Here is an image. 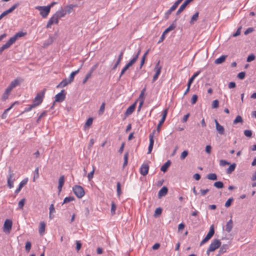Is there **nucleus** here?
Listing matches in <instances>:
<instances>
[{
  "label": "nucleus",
  "mask_w": 256,
  "mask_h": 256,
  "mask_svg": "<svg viewBox=\"0 0 256 256\" xmlns=\"http://www.w3.org/2000/svg\"><path fill=\"white\" fill-rule=\"evenodd\" d=\"M52 20V21L54 22V24H57L58 22L59 18L58 16H56L55 14L50 18Z\"/></svg>",
  "instance_id": "338daca9"
},
{
  "label": "nucleus",
  "mask_w": 256,
  "mask_h": 256,
  "mask_svg": "<svg viewBox=\"0 0 256 256\" xmlns=\"http://www.w3.org/2000/svg\"><path fill=\"white\" fill-rule=\"evenodd\" d=\"M236 167V164L234 163L230 166L227 168L226 172L227 174H230L234 170Z\"/></svg>",
  "instance_id": "c756f323"
},
{
  "label": "nucleus",
  "mask_w": 256,
  "mask_h": 256,
  "mask_svg": "<svg viewBox=\"0 0 256 256\" xmlns=\"http://www.w3.org/2000/svg\"><path fill=\"white\" fill-rule=\"evenodd\" d=\"M25 198L22 199L18 202V208L20 209H22L25 202Z\"/></svg>",
  "instance_id": "13d9d810"
},
{
  "label": "nucleus",
  "mask_w": 256,
  "mask_h": 256,
  "mask_svg": "<svg viewBox=\"0 0 256 256\" xmlns=\"http://www.w3.org/2000/svg\"><path fill=\"white\" fill-rule=\"evenodd\" d=\"M54 40H55L54 37L52 36H50L49 38L47 40L46 42L44 44V47H46L48 45L52 44L54 42Z\"/></svg>",
  "instance_id": "2f4dec72"
},
{
  "label": "nucleus",
  "mask_w": 256,
  "mask_h": 256,
  "mask_svg": "<svg viewBox=\"0 0 256 256\" xmlns=\"http://www.w3.org/2000/svg\"><path fill=\"white\" fill-rule=\"evenodd\" d=\"M22 82V80H20L18 78H16L12 81L10 85V87H12L14 88L17 86L19 85Z\"/></svg>",
  "instance_id": "a878e982"
},
{
  "label": "nucleus",
  "mask_w": 256,
  "mask_h": 256,
  "mask_svg": "<svg viewBox=\"0 0 256 256\" xmlns=\"http://www.w3.org/2000/svg\"><path fill=\"white\" fill-rule=\"evenodd\" d=\"M26 34V33H24L22 32H19L16 34L12 37H11L10 39L12 42V43L14 44L18 38L24 36Z\"/></svg>",
  "instance_id": "4468645a"
},
{
  "label": "nucleus",
  "mask_w": 256,
  "mask_h": 256,
  "mask_svg": "<svg viewBox=\"0 0 256 256\" xmlns=\"http://www.w3.org/2000/svg\"><path fill=\"white\" fill-rule=\"evenodd\" d=\"M128 152H127L124 155V162L123 164V168H124L127 164L128 162Z\"/></svg>",
  "instance_id": "4c0bfd02"
},
{
  "label": "nucleus",
  "mask_w": 256,
  "mask_h": 256,
  "mask_svg": "<svg viewBox=\"0 0 256 256\" xmlns=\"http://www.w3.org/2000/svg\"><path fill=\"white\" fill-rule=\"evenodd\" d=\"M10 94V93L5 90L2 96V100L4 101L6 100L8 98V96H9Z\"/></svg>",
  "instance_id": "e2e57ef3"
},
{
  "label": "nucleus",
  "mask_w": 256,
  "mask_h": 256,
  "mask_svg": "<svg viewBox=\"0 0 256 256\" xmlns=\"http://www.w3.org/2000/svg\"><path fill=\"white\" fill-rule=\"evenodd\" d=\"M149 166L148 164H143L140 168V173L142 175L146 176L148 172Z\"/></svg>",
  "instance_id": "f8f14e48"
},
{
  "label": "nucleus",
  "mask_w": 256,
  "mask_h": 256,
  "mask_svg": "<svg viewBox=\"0 0 256 256\" xmlns=\"http://www.w3.org/2000/svg\"><path fill=\"white\" fill-rule=\"evenodd\" d=\"M116 191L117 194L118 196H120L122 194L121 188H120V182H118L116 184Z\"/></svg>",
  "instance_id": "37998d69"
},
{
  "label": "nucleus",
  "mask_w": 256,
  "mask_h": 256,
  "mask_svg": "<svg viewBox=\"0 0 256 256\" xmlns=\"http://www.w3.org/2000/svg\"><path fill=\"white\" fill-rule=\"evenodd\" d=\"M36 9L40 12V16L44 18H46L50 12V7L48 6H37Z\"/></svg>",
  "instance_id": "7ed1b4c3"
},
{
  "label": "nucleus",
  "mask_w": 256,
  "mask_h": 256,
  "mask_svg": "<svg viewBox=\"0 0 256 256\" xmlns=\"http://www.w3.org/2000/svg\"><path fill=\"white\" fill-rule=\"evenodd\" d=\"M46 90V89H44L42 91L38 92L36 94L32 102V104H34V106H37L42 102L43 98H44Z\"/></svg>",
  "instance_id": "f257e3e1"
},
{
  "label": "nucleus",
  "mask_w": 256,
  "mask_h": 256,
  "mask_svg": "<svg viewBox=\"0 0 256 256\" xmlns=\"http://www.w3.org/2000/svg\"><path fill=\"white\" fill-rule=\"evenodd\" d=\"M214 186L218 188H222L224 187V184L220 181L216 182L214 184Z\"/></svg>",
  "instance_id": "c9c22d12"
},
{
  "label": "nucleus",
  "mask_w": 256,
  "mask_h": 256,
  "mask_svg": "<svg viewBox=\"0 0 256 256\" xmlns=\"http://www.w3.org/2000/svg\"><path fill=\"white\" fill-rule=\"evenodd\" d=\"M39 177V174H38V168L37 167L35 170H34V181L35 180V179L36 178H38Z\"/></svg>",
  "instance_id": "6e6d98bb"
},
{
  "label": "nucleus",
  "mask_w": 256,
  "mask_h": 256,
  "mask_svg": "<svg viewBox=\"0 0 256 256\" xmlns=\"http://www.w3.org/2000/svg\"><path fill=\"white\" fill-rule=\"evenodd\" d=\"M188 152L187 150H184L181 154L180 156V158L182 160H184L188 155Z\"/></svg>",
  "instance_id": "09e8293b"
},
{
  "label": "nucleus",
  "mask_w": 256,
  "mask_h": 256,
  "mask_svg": "<svg viewBox=\"0 0 256 256\" xmlns=\"http://www.w3.org/2000/svg\"><path fill=\"white\" fill-rule=\"evenodd\" d=\"M156 70V73L153 76L152 82H155L158 79V78L161 72V70H160V68H158V70Z\"/></svg>",
  "instance_id": "e433bc0d"
},
{
  "label": "nucleus",
  "mask_w": 256,
  "mask_h": 256,
  "mask_svg": "<svg viewBox=\"0 0 256 256\" xmlns=\"http://www.w3.org/2000/svg\"><path fill=\"white\" fill-rule=\"evenodd\" d=\"M234 200L232 198H228L224 204L225 207H226V208L230 207L231 206Z\"/></svg>",
  "instance_id": "58836bf2"
},
{
  "label": "nucleus",
  "mask_w": 256,
  "mask_h": 256,
  "mask_svg": "<svg viewBox=\"0 0 256 256\" xmlns=\"http://www.w3.org/2000/svg\"><path fill=\"white\" fill-rule=\"evenodd\" d=\"M12 44V42L10 40V39H9L4 44L2 45V46L0 48V54L4 50L10 48V46Z\"/></svg>",
  "instance_id": "f3484780"
},
{
  "label": "nucleus",
  "mask_w": 256,
  "mask_h": 256,
  "mask_svg": "<svg viewBox=\"0 0 256 256\" xmlns=\"http://www.w3.org/2000/svg\"><path fill=\"white\" fill-rule=\"evenodd\" d=\"M46 113H47V111L46 110H44L40 115V116H38V118L36 122V123H39L40 119L42 118V117L46 116Z\"/></svg>",
  "instance_id": "603ef678"
},
{
  "label": "nucleus",
  "mask_w": 256,
  "mask_h": 256,
  "mask_svg": "<svg viewBox=\"0 0 256 256\" xmlns=\"http://www.w3.org/2000/svg\"><path fill=\"white\" fill-rule=\"evenodd\" d=\"M32 246V244L30 241H27L26 243L25 248L27 252H29Z\"/></svg>",
  "instance_id": "c03bdc74"
},
{
  "label": "nucleus",
  "mask_w": 256,
  "mask_h": 256,
  "mask_svg": "<svg viewBox=\"0 0 256 256\" xmlns=\"http://www.w3.org/2000/svg\"><path fill=\"white\" fill-rule=\"evenodd\" d=\"M74 200V196H68L64 198L63 202V204L65 203H68Z\"/></svg>",
  "instance_id": "a18cd8bd"
},
{
  "label": "nucleus",
  "mask_w": 256,
  "mask_h": 256,
  "mask_svg": "<svg viewBox=\"0 0 256 256\" xmlns=\"http://www.w3.org/2000/svg\"><path fill=\"white\" fill-rule=\"evenodd\" d=\"M171 164V162L170 161V160H168L164 164L161 168H160V170L165 172L167 171L168 167L170 166Z\"/></svg>",
  "instance_id": "412c9836"
},
{
  "label": "nucleus",
  "mask_w": 256,
  "mask_h": 256,
  "mask_svg": "<svg viewBox=\"0 0 256 256\" xmlns=\"http://www.w3.org/2000/svg\"><path fill=\"white\" fill-rule=\"evenodd\" d=\"M255 59V56L254 54L249 55L246 59L248 62H250Z\"/></svg>",
  "instance_id": "052dcab7"
},
{
  "label": "nucleus",
  "mask_w": 256,
  "mask_h": 256,
  "mask_svg": "<svg viewBox=\"0 0 256 256\" xmlns=\"http://www.w3.org/2000/svg\"><path fill=\"white\" fill-rule=\"evenodd\" d=\"M214 122L216 123V128L218 132L220 134H224V126H221L217 121L216 120H214Z\"/></svg>",
  "instance_id": "2eb2a0df"
},
{
  "label": "nucleus",
  "mask_w": 256,
  "mask_h": 256,
  "mask_svg": "<svg viewBox=\"0 0 256 256\" xmlns=\"http://www.w3.org/2000/svg\"><path fill=\"white\" fill-rule=\"evenodd\" d=\"M207 178L212 180H217V175L214 173H210L206 176Z\"/></svg>",
  "instance_id": "473e14b6"
},
{
  "label": "nucleus",
  "mask_w": 256,
  "mask_h": 256,
  "mask_svg": "<svg viewBox=\"0 0 256 256\" xmlns=\"http://www.w3.org/2000/svg\"><path fill=\"white\" fill-rule=\"evenodd\" d=\"M182 1V0H178L174 3L172 6L166 12L165 17L166 18H168L169 16L171 14L172 12L176 9L178 5Z\"/></svg>",
  "instance_id": "6e6552de"
},
{
  "label": "nucleus",
  "mask_w": 256,
  "mask_h": 256,
  "mask_svg": "<svg viewBox=\"0 0 256 256\" xmlns=\"http://www.w3.org/2000/svg\"><path fill=\"white\" fill-rule=\"evenodd\" d=\"M243 120L241 116H238L233 122L234 124H236L238 122H242Z\"/></svg>",
  "instance_id": "ea45409f"
},
{
  "label": "nucleus",
  "mask_w": 256,
  "mask_h": 256,
  "mask_svg": "<svg viewBox=\"0 0 256 256\" xmlns=\"http://www.w3.org/2000/svg\"><path fill=\"white\" fill-rule=\"evenodd\" d=\"M155 132H156L155 130H153V132L151 134H150V136H149L150 144H149V146H148V154H150L151 153L152 150L153 148L154 144V135Z\"/></svg>",
  "instance_id": "9b49d317"
},
{
  "label": "nucleus",
  "mask_w": 256,
  "mask_h": 256,
  "mask_svg": "<svg viewBox=\"0 0 256 256\" xmlns=\"http://www.w3.org/2000/svg\"><path fill=\"white\" fill-rule=\"evenodd\" d=\"M226 57H227V56L222 55L219 58L216 59L214 60V63L217 64H221L226 60Z\"/></svg>",
  "instance_id": "5701e85b"
},
{
  "label": "nucleus",
  "mask_w": 256,
  "mask_h": 256,
  "mask_svg": "<svg viewBox=\"0 0 256 256\" xmlns=\"http://www.w3.org/2000/svg\"><path fill=\"white\" fill-rule=\"evenodd\" d=\"M214 225H212L210 227V230L208 234H206V236L209 239H210L212 236H214Z\"/></svg>",
  "instance_id": "cd10ccee"
},
{
  "label": "nucleus",
  "mask_w": 256,
  "mask_h": 256,
  "mask_svg": "<svg viewBox=\"0 0 256 256\" xmlns=\"http://www.w3.org/2000/svg\"><path fill=\"white\" fill-rule=\"evenodd\" d=\"M14 174L12 172L10 168H9V175L8 178V186L10 188H13L14 182L15 180L14 178L12 180V178L14 176Z\"/></svg>",
  "instance_id": "9d476101"
},
{
  "label": "nucleus",
  "mask_w": 256,
  "mask_h": 256,
  "mask_svg": "<svg viewBox=\"0 0 256 256\" xmlns=\"http://www.w3.org/2000/svg\"><path fill=\"white\" fill-rule=\"evenodd\" d=\"M54 14L58 16L59 19H60L61 18L64 17L66 15V11L65 10H61L56 12Z\"/></svg>",
  "instance_id": "7c9ffc66"
},
{
  "label": "nucleus",
  "mask_w": 256,
  "mask_h": 256,
  "mask_svg": "<svg viewBox=\"0 0 256 256\" xmlns=\"http://www.w3.org/2000/svg\"><path fill=\"white\" fill-rule=\"evenodd\" d=\"M221 246V242L220 240L218 239H214L209 246V251L214 252Z\"/></svg>",
  "instance_id": "20e7f679"
},
{
  "label": "nucleus",
  "mask_w": 256,
  "mask_h": 256,
  "mask_svg": "<svg viewBox=\"0 0 256 256\" xmlns=\"http://www.w3.org/2000/svg\"><path fill=\"white\" fill-rule=\"evenodd\" d=\"M198 96L196 94H194L192 96V99H191V104H194L196 103V102L198 100Z\"/></svg>",
  "instance_id": "4d7b16f0"
},
{
  "label": "nucleus",
  "mask_w": 256,
  "mask_h": 256,
  "mask_svg": "<svg viewBox=\"0 0 256 256\" xmlns=\"http://www.w3.org/2000/svg\"><path fill=\"white\" fill-rule=\"evenodd\" d=\"M46 224L44 222H40L39 227V232L40 235H42L45 230Z\"/></svg>",
  "instance_id": "c85d7f7f"
},
{
  "label": "nucleus",
  "mask_w": 256,
  "mask_h": 256,
  "mask_svg": "<svg viewBox=\"0 0 256 256\" xmlns=\"http://www.w3.org/2000/svg\"><path fill=\"white\" fill-rule=\"evenodd\" d=\"M69 84H70V82H68V80L64 78L56 86V88H63Z\"/></svg>",
  "instance_id": "393cba45"
},
{
  "label": "nucleus",
  "mask_w": 256,
  "mask_h": 256,
  "mask_svg": "<svg viewBox=\"0 0 256 256\" xmlns=\"http://www.w3.org/2000/svg\"><path fill=\"white\" fill-rule=\"evenodd\" d=\"M136 102L134 103L127 108L125 112V115L126 116H128L130 115L134 112L136 108Z\"/></svg>",
  "instance_id": "dca6fc26"
},
{
  "label": "nucleus",
  "mask_w": 256,
  "mask_h": 256,
  "mask_svg": "<svg viewBox=\"0 0 256 256\" xmlns=\"http://www.w3.org/2000/svg\"><path fill=\"white\" fill-rule=\"evenodd\" d=\"M176 21L177 19L176 18L172 22V23L168 27V28H169L170 31L174 30L176 28Z\"/></svg>",
  "instance_id": "79ce46f5"
},
{
  "label": "nucleus",
  "mask_w": 256,
  "mask_h": 256,
  "mask_svg": "<svg viewBox=\"0 0 256 256\" xmlns=\"http://www.w3.org/2000/svg\"><path fill=\"white\" fill-rule=\"evenodd\" d=\"M64 176H61L58 180V185L64 186Z\"/></svg>",
  "instance_id": "864d4df0"
},
{
  "label": "nucleus",
  "mask_w": 256,
  "mask_h": 256,
  "mask_svg": "<svg viewBox=\"0 0 256 256\" xmlns=\"http://www.w3.org/2000/svg\"><path fill=\"white\" fill-rule=\"evenodd\" d=\"M94 172V168L93 167L92 171L90 172L88 175V179L89 180H90L93 178Z\"/></svg>",
  "instance_id": "0e129e2a"
},
{
  "label": "nucleus",
  "mask_w": 256,
  "mask_h": 256,
  "mask_svg": "<svg viewBox=\"0 0 256 256\" xmlns=\"http://www.w3.org/2000/svg\"><path fill=\"white\" fill-rule=\"evenodd\" d=\"M219 106V102L218 100H215L212 102V108H217Z\"/></svg>",
  "instance_id": "49530a36"
},
{
  "label": "nucleus",
  "mask_w": 256,
  "mask_h": 256,
  "mask_svg": "<svg viewBox=\"0 0 256 256\" xmlns=\"http://www.w3.org/2000/svg\"><path fill=\"white\" fill-rule=\"evenodd\" d=\"M123 54H124V51H122L120 53V55L118 56V60H117L116 63L114 66L112 68V70H115L117 66H118V64H120V61L122 60V58Z\"/></svg>",
  "instance_id": "aec40b11"
},
{
  "label": "nucleus",
  "mask_w": 256,
  "mask_h": 256,
  "mask_svg": "<svg viewBox=\"0 0 256 256\" xmlns=\"http://www.w3.org/2000/svg\"><path fill=\"white\" fill-rule=\"evenodd\" d=\"M74 194L78 198H82L84 195L85 192L83 188L78 185H74L72 188Z\"/></svg>",
  "instance_id": "f03ea898"
},
{
  "label": "nucleus",
  "mask_w": 256,
  "mask_h": 256,
  "mask_svg": "<svg viewBox=\"0 0 256 256\" xmlns=\"http://www.w3.org/2000/svg\"><path fill=\"white\" fill-rule=\"evenodd\" d=\"M245 76H246V72H240L238 74V78H240V80H243L244 78H245Z\"/></svg>",
  "instance_id": "bf43d9fd"
},
{
  "label": "nucleus",
  "mask_w": 256,
  "mask_h": 256,
  "mask_svg": "<svg viewBox=\"0 0 256 256\" xmlns=\"http://www.w3.org/2000/svg\"><path fill=\"white\" fill-rule=\"evenodd\" d=\"M92 122H93V118H89L87 120L84 126L85 127L90 126L92 124Z\"/></svg>",
  "instance_id": "a19ab883"
},
{
  "label": "nucleus",
  "mask_w": 256,
  "mask_h": 256,
  "mask_svg": "<svg viewBox=\"0 0 256 256\" xmlns=\"http://www.w3.org/2000/svg\"><path fill=\"white\" fill-rule=\"evenodd\" d=\"M242 28V26H240L238 29H237V30L236 32L233 34L232 35V36L233 37H236L239 35H240V32H241V30Z\"/></svg>",
  "instance_id": "5fc2aeb1"
},
{
  "label": "nucleus",
  "mask_w": 256,
  "mask_h": 256,
  "mask_svg": "<svg viewBox=\"0 0 256 256\" xmlns=\"http://www.w3.org/2000/svg\"><path fill=\"white\" fill-rule=\"evenodd\" d=\"M168 108H166V110H163V112H162V118L160 120V122L157 126V128H156L158 134V133L160 132L161 126L162 124L166 120V116L168 114Z\"/></svg>",
  "instance_id": "423d86ee"
},
{
  "label": "nucleus",
  "mask_w": 256,
  "mask_h": 256,
  "mask_svg": "<svg viewBox=\"0 0 256 256\" xmlns=\"http://www.w3.org/2000/svg\"><path fill=\"white\" fill-rule=\"evenodd\" d=\"M79 71H80V68L72 72L70 74V76H69L68 79V82H70L71 83L72 82H73V80H74V76L79 72Z\"/></svg>",
  "instance_id": "bb28decb"
},
{
  "label": "nucleus",
  "mask_w": 256,
  "mask_h": 256,
  "mask_svg": "<svg viewBox=\"0 0 256 256\" xmlns=\"http://www.w3.org/2000/svg\"><path fill=\"white\" fill-rule=\"evenodd\" d=\"M104 108H105V103L104 102H102V105L100 106V110H98V114L100 115V114H102L104 113Z\"/></svg>",
  "instance_id": "de8ad7c7"
},
{
  "label": "nucleus",
  "mask_w": 256,
  "mask_h": 256,
  "mask_svg": "<svg viewBox=\"0 0 256 256\" xmlns=\"http://www.w3.org/2000/svg\"><path fill=\"white\" fill-rule=\"evenodd\" d=\"M162 212V208H156L154 212V216H158L160 215Z\"/></svg>",
  "instance_id": "3c124183"
},
{
  "label": "nucleus",
  "mask_w": 256,
  "mask_h": 256,
  "mask_svg": "<svg viewBox=\"0 0 256 256\" xmlns=\"http://www.w3.org/2000/svg\"><path fill=\"white\" fill-rule=\"evenodd\" d=\"M12 222L10 220L7 219L5 220L4 224V231L7 233H10L12 227Z\"/></svg>",
  "instance_id": "0eeeda50"
},
{
  "label": "nucleus",
  "mask_w": 256,
  "mask_h": 256,
  "mask_svg": "<svg viewBox=\"0 0 256 256\" xmlns=\"http://www.w3.org/2000/svg\"><path fill=\"white\" fill-rule=\"evenodd\" d=\"M193 0H186L180 6L176 12V15H179L186 8L187 5Z\"/></svg>",
  "instance_id": "ddd939ff"
},
{
  "label": "nucleus",
  "mask_w": 256,
  "mask_h": 256,
  "mask_svg": "<svg viewBox=\"0 0 256 256\" xmlns=\"http://www.w3.org/2000/svg\"><path fill=\"white\" fill-rule=\"evenodd\" d=\"M233 227V222L230 219L227 223L226 226V230L228 232H230Z\"/></svg>",
  "instance_id": "4be33fe9"
},
{
  "label": "nucleus",
  "mask_w": 256,
  "mask_h": 256,
  "mask_svg": "<svg viewBox=\"0 0 256 256\" xmlns=\"http://www.w3.org/2000/svg\"><path fill=\"white\" fill-rule=\"evenodd\" d=\"M19 5H20V3H18V2L14 4L12 7H10L9 9H8L6 11L9 14L12 12Z\"/></svg>",
  "instance_id": "72a5a7b5"
},
{
  "label": "nucleus",
  "mask_w": 256,
  "mask_h": 256,
  "mask_svg": "<svg viewBox=\"0 0 256 256\" xmlns=\"http://www.w3.org/2000/svg\"><path fill=\"white\" fill-rule=\"evenodd\" d=\"M28 181V178H24V180H23L20 184H19V186H20V188H22L25 184H26L27 182Z\"/></svg>",
  "instance_id": "69168bd1"
},
{
  "label": "nucleus",
  "mask_w": 256,
  "mask_h": 256,
  "mask_svg": "<svg viewBox=\"0 0 256 256\" xmlns=\"http://www.w3.org/2000/svg\"><path fill=\"white\" fill-rule=\"evenodd\" d=\"M200 71L199 70L195 72L194 75L189 79L187 86H190L194 78L200 74Z\"/></svg>",
  "instance_id": "b1692460"
},
{
  "label": "nucleus",
  "mask_w": 256,
  "mask_h": 256,
  "mask_svg": "<svg viewBox=\"0 0 256 256\" xmlns=\"http://www.w3.org/2000/svg\"><path fill=\"white\" fill-rule=\"evenodd\" d=\"M55 100L54 103L56 102H63L66 98V92L64 90H62L60 92L55 96Z\"/></svg>",
  "instance_id": "39448f33"
},
{
  "label": "nucleus",
  "mask_w": 256,
  "mask_h": 256,
  "mask_svg": "<svg viewBox=\"0 0 256 256\" xmlns=\"http://www.w3.org/2000/svg\"><path fill=\"white\" fill-rule=\"evenodd\" d=\"M244 135L248 138H251L252 136V132L250 130H245L244 131Z\"/></svg>",
  "instance_id": "680f3d73"
},
{
  "label": "nucleus",
  "mask_w": 256,
  "mask_h": 256,
  "mask_svg": "<svg viewBox=\"0 0 256 256\" xmlns=\"http://www.w3.org/2000/svg\"><path fill=\"white\" fill-rule=\"evenodd\" d=\"M136 62V58H133L130 62L122 68L120 75L119 79L124 74L126 71Z\"/></svg>",
  "instance_id": "1a4fd4ad"
},
{
  "label": "nucleus",
  "mask_w": 256,
  "mask_h": 256,
  "mask_svg": "<svg viewBox=\"0 0 256 256\" xmlns=\"http://www.w3.org/2000/svg\"><path fill=\"white\" fill-rule=\"evenodd\" d=\"M198 12H196L195 14H194L191 18L190 24H193L195 22H196L198 17Z\"/></svg>",
  "instance_id": "f704fd0d"
},
{
  "label": "nucleus",
  "mask_w": 256,
  "mask_h": 256,
  "mask_svg": "<svg viewBox=\"0 0 256 256\" xmlns=\"http://www.w3.org/2000/svg\"><path fill=\"white\" fill-rule=\"evenodd\" d=\"M116 206L114 202H112V207H111V213L113 215L115 214V211L116 210Z\"/></svg>",
  "instance_id": "8fccbe9b"
},
{
  "label": "nucleus",
  "mask_w": 256,
  "mask_h": 256,
  "mask_svg": "<svg viewBox=\"0 0 256 256\" xmlns=\"http://www.w3.org/2000/svg\"><path fill=\"white\" fill-rule=\"evenodd\" d=\"M228 248V245L227 244H224L220 248V249L218 250V256H220V255L226 252Z\"/></svg>",
  "instance_id": "6ab92c4d"
},
{
  "label": "nucleus",
  "mask_w": 256,
  "mask_h": 256,
  "mask_svg": "<svg viewBox=\"0 0 256 256\" xmlns=\"http://www.w3.org/2000/svg\"><path fill=\"white\" fill-rule=\"evenodd\" d=\"M168 192V188L166 186H163L158 192V198H161L166 194Z\"/></svg>",
  "instance_id": "a211bd4d"
},
{
  "label": "nucleus",
  "mask_w": 256,
  "mask_h": 256,
  "mask_svg": "<svg viewBox=\"0 0 256 256\" xmlns=\"http://www.w3.org/2000/svg\"><path fill=\"white\" fill-rule=\"evenodd\" d=\"M254 31V28H248L244 32V34L245 35H248V34Z\"/></svg>",
  "instance_id": "774afa93"
}]
</instances>
